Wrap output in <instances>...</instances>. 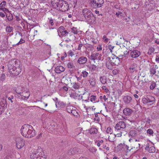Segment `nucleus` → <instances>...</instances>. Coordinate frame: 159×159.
<instances>
[{"label": "nucleus", "instance_id": "nucleus-54", "mask_svg": "<svg viewBox=\"0 0 159 159\" xmlns=\"http://www.w3.org/2000/svg\"><path fill=\"white\" fill-rule=\"evenodd\" d=\"M112 73L114 75H116L117 74V71L116 70H114L112 71Z\"/></svg>", "mask_w": 159, "mask_h": 159}, {"label": "nucleus", "instance_id": "nucleus-47", "mask_svg": "<svg viewBox=\"0 0 159 159\" xmlns=\"http://www.w3.org/2000/svg\"><path fill=\"white\" fill-rule=\"evenodd\" d=\"M25 42V41L22 39H21L20 41L19 42L16 44V45H19V44H21V43H24Z\"/></svg>", "mask_w": 159, "mask_h": 159}, {"label": "nucleus", "instance_id": "nucleus-48", "mask_svg": "<svg viewBox=\"0 0 159 159\" xmlns=\"http://www.w3.org/2000/svg\"><path fill=\"white\" fill-rule=\"evenodd\" d=\"M6 4V2L5 1H3L2 2L1 4H0V7L2 8H3L2 7H4L5 6Z\"/></svg>", "mask_w": 159, "mask_h": 159}, {"label": "nucleus", "instance_id": "nucleus-38", "mask_svg": "<svg viewBox=\"0 0 159 159\" xmlns=\"http://www.w3.org/2000/svg\"><path fill=\"white\" fill-rule=\"evenodd\" d=\"M156 85V84L154 82H152L150 87V89L152 90L153 89L155 88Z\"/></svg>", "mask_w": 159, "mask_h": 159}, {"label": "nucleus", "instance_id": "nucleus-3", "mask_svg": "<svg viewBox=\"0 0 159 159\" xmlns=\"http://www.w3.org/2000/svg\"><path fill=\"white\" fill-rule=\"evenodd\" d=\"M20 130L22 135L26 138H30L36 135L35 131L33 127L28 124H25L22 126Z\"/></svg>", "mask_w": 159, "mask_h": 159}, {"label": "nucleus", "instance_id": "nucleus-10", "mask_svg": "<svg viewBox=\"0 0 159 159\" xmlns=\"http://www.w3.org/2000/svg\"><path fill=\"white\" fill-rule=\"evenodd\" d=\"M120 58H119V57H117L115 55H113L111 57H110L111 60H110V61L114 65H118L120 63Z\"/></svg>", "mask_w": 159, "mask_h": 159}, {"label": "nucleus", "instance_id": "nucleus-9", "mask_svg": "<svg viewBox=\"0 0 159 159\" xmlns=\"http://www.w3.org/2000/svg\"><path fill=\"white\" fill-rule=\"evenodd\" d=\"M155 101V98L152 96H147L146 97L142 99V102L144 104H147L148 103L153 102Z\"/></svg>", "mask_w": 159, "mask_h": 159}, {"label": "nucleus", "instance_id": "nucleus-20", "mask_svg": "<svg viewBox=\"0 0 159 159\" xmlns=\"http://www.w3.org/2000/svg\"><path fill=\"white\" fill-rule=\"evenodd\" d=\"M132 100V98L130 96L128 95L125 96L123 98V100L125 104H127L130 103Z\"/></svg>", "mask_w": 159, "mask_h": 159}, {"label": "nucleus", "instance_id": "nucleus-14", "mask_svg": "<svg viewBox=\"0 0 159 159\" xmlns=\"http://www.w3.org/2000/svg\"><path fill=\"white\" fill-rule=\"evenodd\" d=\"M77 130L79 131L78 132V133L75 136V138L76 139L79 141L83 138L84 134L80 131V129H78Z\"/></svg>", "mask_w": 159, "mask_h": 159}, {"label": "nucleus", "instance_id": "nucleus-58", "mask_svg": "<svg viewBox=\"0 0 159 159\" xmlns=\"http://www.w3.org/2000/svg\"><path fill=\"white\" fill-rule=\"evenodd\" d=\"M125 148H126L127 150L129 151L131 150V148H129V147L127 145H125Z\"/></svg>", "mask_w": 159, "mask_h": 159}, {"label": "nucleus", "instance_id": "nucleus-23", "mask_svg": "<svg viewBox=\"0 0 159 159\" xmlns=\"http://www.w3.org/2000/svg\"><path fill=\"white\" fill-rule=\"evenodd\" d=\"M136 67L137 65L136 64L133 63L129 67L130 72L131 73H133L135 70V69L136 68Z\"/></svg>", "mask_w": 159, "mask_h": 159}, {"label": "nucleus", "instance_id": "nucleus-34", "mask_svg": "<svg viewBox=\"0 0 159 159\" xmlns=\"http://www.w3.org/2000/svg\"><path fill=\"white\" fill-rule=\"evenodd\" d=\"M71 31L74 34H77L78 32L77 28L74 27L71 29Z\"/></svg>", "mask_w": 159, "mask_h": 159}, {"label": "nucleus", "instance_id": "nucleus-7", "mask_svg": "<svg viewBox=\"0 0 159 159\" xmlns=\"http://www.w3.org/2000/svg\"><path fill=\"white\" fill-rule=\"evenodd\" d=\"M7 107V103L6 98H2L0 102V115L4 112L5 110Z\"/></svg>", "mask_w": 159, "mask_h": 159}, {"label": "nucleus", "instance_id": "nucleus-49", "mask_svg": "<svg viewBox=\"0 0 159 159\" xmlns=\"http://www.w3.org/2000/svg\"><path fill=\"white\" fill-rule=\"evenodd\" d=\"M48 105L47 103H45L44 102H42L40 105L41 107H42V109H43V107H46Z\"/></svg>", "mask_w": 159, "mask_h": 159}, {"label": "nucleus", "instance_id": "nucleus-17", "mask_svg": "<svg viewBox=\"0 0 159 159\" xmlns=\"http://www.w3.org/2000/svg\"><path fill=\"white\" fill-rule=\"evenodd\" d=\"M110 57H108L107 59L106 62V66L107 68L109 70H112L113 69V66L114 65L110 62Z\"/></svg>", "mask_w": 159, "mask_h": 159}, {"label": "nucleus", "instance_id": "nucleus-36", "mask_svg": "<svg viewBox=\"0 0 159 159\" xmlns=\"http://www.w3.org/2000/svg\"><path fill=\"white\" fill-rule=\"evenodd\" d=\"M71 114L76 116H79V114L77 112V111L75 109L73 110Z\"/></svg>", "mask_w": 159, "mask_h": 159}, {"label": "nucleus", "instance_id": "nucleus-18", "mask_svg": "<svg viewBox=\"0 0 159 159\" xmlns=\"http://www.w3.org/2000/svg\"><path fill=\"white\" fill-rule=\"evenodd\" d=\"M87 60V59L86 57L82 56L80 57L78 59L77 62L80 64H83L85 63Z\"/></svg>", "mask_w": 159, "mask_h": 159}, {"label": "nucleus", "instance_id": "nucleus-40", "mask_svg": "<svg viewBox=\"0 0 159 159\" xmlns=\"http://www.w3.org/2000/svg\"><path fill=\"white\" fill-rule=\"evenodd\" d=\"M82 73L83 75V76L84 78L87 77L89 74L85 70L83 71Z\"/></svg>", "mask_w": 159, "mask_h": 159}, {"label": "nucleus", "instance_id": "nucleus-42", "mask_svg": "<svg viewBox=\"0 0 159 159\" xmlns=\"http://www.w3.org/2000/svg\"><path fill=\"white\" fill-rule=\"evenodd\" d=\"M106 132L107 133L110 134H111V133H112V129L110 127H109L107 128Z\"/></svg>", "mask_w": 159, "mask_h": 159}, {"label": "nucleus", "instance_id": "nucleus-16", "mask_svg": "<svg viewBox=\"0 0 159 159\" xmlns=\"http://www.w3.org/2000/svg\"><path fill=\"white\" fill-rule=\"evenodd\" d=\"M65 70V68L61 66H57L55 69V72L57 74L61 73V72H64Z\"/></svg>", "mask_w": 159, "mask_h": 159}, {"label": "nucleus", "instance_id": "nucleus-21", "mask_svg": "<svg viewBox=\"0 0 159 159\" xmlns=\"http://www.w3.org/2000/svg\"><path fill=\"white\" fill-rule=\"evenodd\" d=\"M116 136L114 133H111L108 137V140L111 142H114L115 137Z\"/></svg>", "mask_w": 159, "mask_h": 159}, {"label": "nucleus", "instance_id": "nucleus-26", "mask_svg": "<svg viewBox=\"0 0 159 159\" xmlns=\"http://www.w3.org/2000/svg\"><path fill=\"white\" fill-rule=\"evenodd\" d=\"M20 95L23 96L24 98L27 99L29 98L30 94L29 92L24 91L22 93V95L20 94Z\"/></svg>", "mask_w": 159, "mask_h": 159}, {"label": "nucleus", "instance_id": "nucleus-25", "mask_svg": "<svg viewBox=\"0 0 159 159\" xmlns=\"http://www.w3.org/2000/svg\"><path fill=\"white\" fill-rule=\"evenodd\" d=\"M76 149L75 148H71L68 151V153L69 155H74L77 152Z\"/></svg>", "mask_w": 159, "mask_h": 159}, {"label": "nucleus", "instance_id": "nucleus-5", "mask_svg": "<svg viewBox=\"0 0 159 159\" xmlns=\"http://www.w3.org/2000/svg\"><path fill=\"white\" fill-rule=\"evenodd\" d=\"M30 157L31 159H45L46 156L44 154L41 148L38 147L31 153Z\"/></svg>", "mask_w": 159, "mask_h": 159}, {"label": "nucleus", "instance_id": "nucleus-19", "mask_svg": "<svg viewBox=\"0 0 159 159\" xmlns=\"http://www.w3.org/2000/svg\"><path fill=\"white\" fill-rule=\"evenodd\" d=\"M133 112V111L129 108H125L123 111V113L126 116H129L131 115Z\"/></svg>", "mask_w": 159, "mask_h": 159}, {"label": "nucleus", "instance_id": "nucleus-43", "mask_svg": "<svg viewBox=\"0 0 159 159\" xmlns=\"http://www.w3.org/2000/svg\"><path fill=\"white\" fill-rule=\"evenodd\" d=\"M48 19L49 20V23L51 24V25H52V26L53 25H54L53 20L52 19L51 17L48 18Z\"/></svg>", "mask_w": 159, "mask_h": 159}, {"label": "nucleus", "instance_id": "nucleus-60", "mask_svg": "<svg viewBox=\"0 0 159 159\" xmlns=\"http://www.w3.org/2000/svg\"><path fill=\"white\" fill-rule=\"evenodd\" d=\"M63 89L66 91H67L68 90V87L66 86H64L63 87Z\"/></svg>", "mask_w": 159, "mask_h": 159}, {"label": "nucleus", "instance_id": "nucleus-15", "mask_svg": "<svg viewBox=\"0 0 159 159\" xmlns=\"http://www.w3.org/2000/svg\"><path fill=\"white\" fill-rule=\"evenodd\" d=\"M130 55L132 58H136L140 56V52L137 50H134L131 52Z\"/></svg>", "mask_w": 159, "mask_h": 159}, {"label": "nucleus", "instance_id": "nucleus-6", "mask_svg": "<svg viewBox=\"0 0 159 159\" xmlns=\"http://www.w3.org/2000/svg\"><path fill=\"white\" fill-rule=\"evenodd\" d=\"M104 3L103 0H93L91 2L92 7L95 8L101 7Z\"/></svg>", "mask_w": 159, "mask_h": 159}, {"label": "nucleus", "instance_id": "nucleus-55", "mask_svg": "<svg viewBox=\"0 0 159 159\" xmlns=\"http://www.w3.org/2000/svg\"><path fill=\"white\" fill-rule=\"evenodd\" d=\"M83 45L82 44H79L78 45V49L79 50H80L81 49V48L82 47Z\"/></svg>", "mask_w": 159, "mask_h": 159}, {"label": "nucleus", "instance_id": "nucleus-41", "mask_svg": "<svg viewBox=\"0 0 159 159\" xmlns=\"http://www.w3.org/2000/svg\"><path fill=\"white\" fill-rule=\"evenodd\" d=\"M73 87L75 89H77L79 88L80 85L78 83H75L73 84Z\"/></svg>", "mask_w": 159, "mask_h": 159}, {"label": "nucleus", "instance_id": "nucleus-50", "mask_svg": "<svg viewBox=\"0 0 159 159\" xmlns=\"http://www.w3.org/2000/svg\"><path fill=\"white\" fill-rule=\"evenodd\" d=\"M65 29V28L63 26H61L59 28V31L61 33V32L63 31Z\"/></svg>", "mask_w": 159, "mask_h": 159}, {"label": "nucleus", "instance_id": "nucleus-30", "mask_svg": "<svg viewBox=\"0 0 159 159\" xmlns=\"http://www.w3.org/2000/svg\"><path fill=\"white\" fill-rule=\"evenodd\" d=\"M100 80L101 83L103 84H105L107 82V78L104 76L100 77Z\"/></svg>", "mask_w": 159, "mask_h": 159}, {"label": "nucleus", "instance_id": "nucleus-28", "mask_svg": "<svg viewBox=\"0 0 159 159\" xmlns=\"http://www.w3.org/2000/svg\"><path fill=\"white\" fill-rule=\"evenodd\" d=\"M67 66L70 69V70H71V71H72L73 70L75 69V66L72 62H68L67 64Z\"/></svg>", "mask_w": 159, "mask_h": 159}, {"label": "nucleus", "instance_id": "nucleus-13", "mask_svg": "<svg viewBox=\"0 0 159 159\" xmlns=\"http://www.w3.org/2000/svg\"><path fill=\"white\" fill-rule=\"evenodd\" d=\"M149 144L147 143L146 145V147L145 148V149L148 150L150 153H154L156 151V149L154 146H151L149 147Z\"/></svg>", "mask_w": 159, "mask_h": 159}, {"label": "nucleus", "instance_id": "nucleus-52", "mask_svg": "<svg viewBox=\"0 0 159 159\" xmlns=\"http://www.w3.org/2000/svg\"><path fill=\"white\" fill-rule=\"evenodd\" d=\"M7 18L9 21H11L13 19V16L12 15H11V16H9L8 18Z\"/></svg>", "mask_w": 159, "mask_h": 159}, {"label": "nucleus", "instance_id": "nucleus-37", "mask_svg": "<svg viewBox=\"0 0 159 159\" xmlns=\"http://www.w3.org/2000/svg\"><path fill=\"white\" fill-rule=\"evenodd\" d=\"M90 101L93 102H95L96 100V97L95 96L93 95H92L90 97Z\"/></svg>", "mask_w": 159, "mask_h": 159}, {"label": "nucleus", "instance_id": "nucleus-12", "mask_svg": "<svg viewBox=\"0 0 159 159\" xmlns=\"http://www.w3.org/2000/svg\"><path fill=\"white\" fill-rule=\"evenodd\" d=\"M126 126V124L124 122L121 121L117 123L115 126L117 127L120 129L125 130Z\"/></svg>", "mask_w": 159, "mask_h": 159}, {"label": "nucleus", "instance_id": "nucleus-31", "mask_svg": "<svg viewBox=\"0 0 159 159\" xmlns=\"http://www.w3.org/2000/svg\"><path fill=\"white\" fill-rule=\"evenodd\" d=\"M150 71L151 74L154 75L156 72V68L154 67V66L153 65L152 67L151 66L150 68Z\"/></svg>", "mask_w": 159, "mask_h": 159}, {"label": "nucleus", "instance_id": "nucleus-32", "mask_svg": "<svg viewBox=\"0 0 159 159\" xmlns=\"http://www.w3.org/2000/svg\"><path fill=\"white\" fill-rule=\"evenodd\" d=\"M89 69L91 71L95 70L96 69V66L93 64L91 65L89 67Z\"/></svg>", "mask_w": 159, "mask_h": 159}, {"label": "nucleus", "instance_id": "nucleus-63", "mask_svg": "<svg viewBox=\"0 0 159 159\" xmlns=\"http://www.w3.org/2000/svg\"><path fill=\"white\" fill-rule=\"evenodd\" d=\"M122 14V12L120 11H118V12H117L116 13V15L117 16H118L120 14Z\"/></svg>", "mask_w": 159, "mask_h": 159}, {"label": "nucleus", "instance_id": "nucleus-59", "mask_svg": "<svg viewBox=\"0 0 159 159\" xmlns=\"http://www.w3.org/2000/svg\"><path fill=\"white\" fill-rule=\"evenodd\" d=\"M0 16L2 17H3L5 16V15L3 13L0 12Z\"/></svg>", "mask_w": 159, "mask_h": 159}, {"label": "nucleus", "instance_id": "nucleus-24", "mask_svg": "<svg viewBox=\"0 0 159 159\" xmlns=\"http://www.w3.org/2000/svg\"><path fill=\"white\" fill-rule=\"evenodd\" d=\"M76 109V108L73 106H67L66 108V110L67 112L69 113H71L73 110Z\"/></svg>", "mask_w": 159, "mask_h": 159}, {"label": "nucleus", "instance_id": "nucleus-2", "mask_svg": "<svg viewBox=\"0 0 159 159\" xmlns=\"http://www.w3.org/2000/svg\"><path fill=\"white\" fill-rule=\"evenodd\" d=\"M51 3L53 8L59 9L61 11H66L69 9V5L66 1L62 0H51Z\"/></svg>", "mask_w": 159, "mask_h": 159}, {"label": "nucleus", "instance_id": "nucleus-57", "mask_svg": "<svg viewBox=\"0 0 159 159\" xmlns=\"http://www.w3.org/2000/svg\"><path fill=\"white\" fill-rule=\"evenodd\" d=\"M101 56L102 55L100 54L99 53V55H98V60H101Z\"/></svg>", "mask_w": 159, "mask_h": 159}, {"label": "nucleus", "instance_id": "nucleus-33", "mask_svg": "<svg viewBox=\"0 0 159 159\" xmlns=\"http://www.w3.org/2000/svg\"><path fill=\"white\" fill-rule=\"evenodd\" d=\"M125 146V144L124 143H123V144L121 143L119 144L117 146V147L118 148V149L119 150H122L123 148H125V146Z\"/></svg>", "mask_w": 159, "mask_h": 159}, {"label": "nucleus", "instance_id": "nucleus-46", "mask_svg": "<svg viewBox=\"0 0 159 159\" xmlns=\"http://www.w3.org/2000/svg\"><path fill=\"white\" fill-rule=\"evenodd\" d=\"M68 34V32L66 30H63L61 32V34L62 35H66Z\"/></svg>", "mask_w": 159, "mask_h": 159}, {"label": "nucleus", "instance_id": "nucleus-4", "mask_svg": "<svg viewBox=\"0 0 159 159\" xmlns=\"http://www.w3.org/2000/svg\"><path fill=\"white\" fill-rule=\"evenodd\" d=\"M82 14L86 22L91 24L96 23L95 17L90 10L87 8L84 9L82 11Z\"/></svg>", "mask_w": 159, "mask_h": 159}, {"label": "nucleus", "instance_id": "nucleus-62", "mask_svg": "<svg viewBox=\"0 0 159 159\" xmlns=\"http://www.w3.org/2000/svg\"><path fill=\"white\" fill-rule=\"evenodd\" d=\"M42 133H40L39 135L36 137L38 139H39L42 136Z\"/></svg>", "mask_w": 159, "mask_h": 159}, {"label": "nucleus", "instance_id": "nucleus-56", "mask_svg": "<svg viewBox=\"0 0 159 159\" xmlns=\"http://www.w3.org/2000/svg\"><path fill=\"white\" fill-rule=\"evenodd\" d=\"M0 9L3 11L4 12L8 11V10L7 9L4 7L1 8Z\"/></svg>", "mask_w": 159, "mask_h": 159}, {"label": "nucleus", "instance_id": "nucleus-45", "mask_svg": "<svg viewBox=\"0 0 159 159\" xmlns=\"http://www.w3.org/2000/svg\"><path fill=\"white\" fill-rule=\"evenodd\" d=\"M147 134L152 135L153 134V132L152 129H149L147 130Z\"/></svg>", "mask_w": 159, "mask_h": 159}, {"label": "nucleus", "instance_id": "nucleus-61", "mask_svg": "<svg viewBox=\"0 0 159 159\" xmlns=\"http://www.w3.org/2000/svg\"><path fill=\"white\" fill-rule=\"evenodd\" d=\"M114 7L116 9H120V7L117 5H115Z\"/></svg>", "mask_w": 159, "mask_h": 159}, {"label": "nucleus", "instance_id": "nucleus-53", "mask_svg": "<svg viewBox=\"0 0 159 159\" xmlns=\"http://www.w3.org/2000/svg\"><path fill=\"white\" fill-rule=\"evenodd\" d=\"M4 159H12V157L11 156H7L4 158Z\"/></svg>", "mask_w": 159, "mask_h": 159}, {"label": "nucleus", "instance_id": "nucleus-39", "mask_svg": "<svg viewBox=\"0 0 159 159\" xmlns=\"http://www.w3.org/2000/svg\"><path fill=\"white\" fill-rule=\"evenodd\" d=\"M90 83L92 86H94L95 84V80L93 79H91L90 80Z\"/></svg>", "mask_w": 159, "mask_h": 159}, {"label": "nucleus", "instance_id": "nucleus-22", "mask_svg": "<svg viewBox=\"0 0 159 159\" xmlns=\"http://www.w3.org/2000/svg\"><path fill=\"white\" fill-rule=\"evenodd\" d=\"M99 55V53L96 52L92 54L90 56V59L91 60L94 61L95 60H98V57Z\"/></svg>", "mask_w": 159, "mask_h": 159}, {"label": "nucleus", "instance_id": "nucleus-64", "mask_svg": "<svg viewBox=\"0 0 159 159\" xmlns=\"http://www.w3.org/2000/svg\"><path fill=\"white\" fill-rule=\"evenodd\" d=\"M151 121V120L150 119H149V118H148L147 119V120L146 121L148 123V124H150V121Z\"/></svg>", "mask_w": 159, "mask_h": 159}, {"label": "nucleus", "instance_id": "nucleus-8", "mask_svg": "<svg viewBox=\"0 0 159 159\" xmlns=\"http://www.w3.org/2000/svg\"><path fill=\"white\" fill-rule=\"evenodd\" d=\"M17 148L19 149H21L25 145V140L20 138H17L16 139Z\"/></svg>", "mask_w": 159, "mask_h": 159}, {"label": "nucleus", "instance_id": "nucleus-29", "mask_svg": "<svg viewBox=\"0 0 159 159\" xmlns=\"http://www.w3.org/2000/svg\"><path fill=\"white\" fill-rule=\"evenodd\" d=\"M89 132L91 134H96L98 132V130L96 128H91L89 130Z\"/></svg>", "mask_w": 159, "mask_h": 159}, {"label": "nucleus", "instance_id": "nucleus-1", "mask_svg": "<svg viewBox=\"0 0 159 159\" xmlns=\"http://www.w3.org/2000/svg\"><path fill=\"white\" fill-rule=\"evenodd\" d=\"M7 66L9 72L13 75L17 76L21 72L20 62L19 60L13 59L8 63Z\"/></svg>", "mask_w": 159, "mask_h": 159}, {"label": "nucleus", "instance_id": "nucleus-51", "mask_svg": "<svg viewBox=\"0 0 159 159\" xmlns=\"http://www.w3.org/2000/svg\"><path fill=\"white\" fill-rule=\"evenodd\" d=\"M102 88L103 89H104L106 92H107L109 91L108 89L105 86H103L102 87Z\"/></svg>", "mask_w": 159, "mask_h": 159}, {"label": "nucleus", "instance_id": "nucleus-11", "mask_svg": "<svg viewBox=\"0 0 159 159\" xmlns=\"http://www.w3.org/2000/svg\"><path fill=\"white\" fill-rule=\"evenodd\" d=\"M126 132L125 130L120 129V128L115 126V127L114 134L117 137H120L122 134H124Z\"/></svg>", "mask_w": 159, "mask_h": 159}, {"label": "nucleus", "instance_id": "nucleus-27", "mask_svg": "<svg viewBox=\"0 0 159 159\" xmlns=\"http://www.w3.org/2000/svg\"><path fill=\"white\" fill-rule=\"evenodd\" d=\"M129 135L132 137H135L137 135V132L134 130H132L130 131Z\"/></svg>", "mask_w": 159, "mask_h": 159}, {"label": "nucleus", "instance_id": "nucleus-35", "mask_svg": "<svg viewBox=\"0 0 159 159\" xmlns=\"http://www.w3.org/2000/svg\"><path fill=\"white\" fill-rule=\"evenodd\" d=\"M13 30V27L10 26H7L6 28V31L8 33L12 32Z\"/></svg>", "mask_w": 159, "mask_h": 159}, {"label": "nucleus", "instance_id": "nucleus-44", "mask_svg": "<svg viewBox=\"0 0 159 159\" xmlns=\"http://www.w3.org/2000/svg\"><path fill=\"white\" fill-rule=\"evenodd\" d=\"M5 75L4 74H2L0 77V80L2 81H3L5 80Z\"/></svg>", "mask_w": 159, "mask_h": 159}]
</instances>
